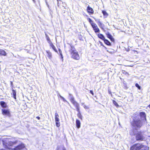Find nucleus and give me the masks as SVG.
I'll use <instances>...</instances> for the list:
<instances>
[{
  "label": "nucleus",
  "instance_id": "5701e85b",
  "mask_svg": "<svg viewBox=\"0 0 150 150\" xmlns=\"http://www.w3.org/2000/svg\"><path fill=\"white\" fill-rule=\"evenodd\" d=\"M47 56L50 58L51 59L52 58V54L49 51H47Z\"/></svg>",
  "mask_w": 150,
  "mask_h": 150
},
{
  "label": "nucleus",
  "instance_id": "9d476101",
  "mask_svg": "<svg viewBox=\"0 0 150 150\" xmlns=\"http://www.w3.org/2000/svg\"><path fill=\"white\" fill-rule=\"evenodd\" d=\"M57 150H66L63 145H61L60 146H57Z\"/></svg>",
  "mask_w": 150,
  "mask_h": 150
},
{
  "label": "nucleus",
  "instance_id": "e433bc0d",
  "mask_svg": "<svg viewBox=\"0 0 150 150\" xmlns=\"http://www.w3.org/2000/svg\"><path fill=\"white\" fill-rule=\"evenodd\" d=\"M59 54H62V51L60 49H59Z\"/></svg>",
  "mask_w": 150,
  "mask_h": 150
},
{
  "label": "nucleus",
  "instance_id": "f8f14e48",
  "mask_svg": "<svg viewBox=\"0 0 150 150\" xmlns=\"http://www.w3.org/2000/svg\"><path fill=\"white\" fill-rule=\"evenodd\" d=\"M50 46L52 48V49L56 52H57V49H56L55 47L53 45V44L52 42H50L49 43Z\"/></svg>",
  "mask_w": 150,
  "mask_h": 150
},
{
  "label": "nucleus",
  "instance_id": "a18cd8bd",
  "mask_svg": "<svg viewBox=\"0 0 150 150\" xmlns=\"http://www.w3.org/2000/svg\"><path fill=\"white\" fill-rule=\"evenodd\" d=\"M33 1L34 2H35V0H33Z\"/></svg>",
  "mask_w": 150,
  "mask_h": 150
},
{
  "label": "nucleus",
  "instance_id": "de8ad7c7",
  "mask_svg": "<svg viewBox=\"0 0 150 150\" xmlns=\"http://www.w3.org/2000/svg\"><path fill=\"white\" fill-rule=\"evenodd\" d=\"M94 19H95V20H96V18H94Z\"/></svg>",
  "mask_w": 150,
  "mask_h": 150
},
{
  "label": "nucleus",
  "instance_id": "6e6552de",
  "mask_svg": "<svg viewBox=\"0 0 150 150\" xmlns=\"http://www.w3.org/2000/svg\"><path fill=\"white\" fill-rule=\"evenodd\" d=\"M107 37L108 38H109L111 41L112 42H114V38L112 37V36L111 35H110L109 33H108L107 34H106Z\"/></svg>",
  "mask_w": 150,
  "mask_h": 150
},
{
  "label": "nucleus",
  "instance_id": "f03ea898",
  "mask_svg": "<svg viewBox=\"0 0 150 150\" xmlns=\"http://www.w3.org/2000/svg\"><path fill=\"white\" fill-rule=\"evenodd\" d=\"M70 45V50L69 52L70 53L71 58L76 60L80 59V57L78 52L75 48L72 46Z\"/></svg>",
  "mask_w": 150,
  "mask_h": 150
},
{
  "label": "nucleus",
  "instance_id": "4468645a",
  "mask_svg": "<svg viewBox=\"0 0 150 150\" xmlns=\"http://www.w3.org/2000/svg\"><path fill=\"white\" fill-rule=\"evenodd\" d=\"M55 121H58V120H59V116L58 114L57 113V112H56L55 113Z\"/></svg>",
  "mask_w": 150,
  "mask_h": 150
},
{
  "label": "nucleus",
  "instance_id": "bb28decb",
  "mask_svg": "<svg viewBox=\"0 0 150 150\" xmlns=\"http://www.w3.org/2000/svg\"><path fill=\"white\" fill-rule=\"evenodd\" d=\"M59 121L58 120V121H55L56 125L57 127H59L60 125Z\"/></svg>",
  "mask_w": 150,
  "mask_h": 150
},
{
  "label": "nucleus",
  "instance_id": "ea45409f",
  "mask_svg": "<svg viewBox=\"0 0 150 150\" xmlns=\"http://www.w3.org/2000/svg\"><path fill=\"white\" fill-rule=\"evenodd\" d=\"M36 118L37 119H38V120H40V117H39V116H37L36 117Z\"/></svg>",
  "mask_w": 150,
  "mask_h": 150
},
{
  "label": "nucleus",
  "instance_id": "58836bf2",
  "mask_svg": "<svg viewBox=\"0 0 150 150\" xmlns=\"http://www.w3.org/2000/svg\"><path fill=\"white\" fill-rule=\"evenodd\" d=\"M100 45H102V46H103V47H105V48H106V47H105L104 46H103V44H102V43L101 42H100Z\"/></svg>",
  "mask_w": 150,
  "mask_h": 150
},
{
  "label": "nucleus",
  "instance_id": "c756f323",
  "mask_svg": "<svg viewBox=\"0 0 150 150\" xmlns=\"http://www.w3.org/2000/svg\"><path fill=\"white\" fill-rule=\"evenodd\" d=\"M135 86L137 87L138 89H140L141 88V86L139 85L137 83H136L135 84Z\"/></svg>",
  "mask_w": 150,
  "mask_h": 150
},
{
  "label": "nucleus",
  "instance_id": "7c9ffc66",
  "mask_svg": "<svg viewBox=\"0 0 150 150\" xmlns=\"http://www.w3.org/2000/svg\"><path fill=\"white\" fill-rule=\"evenodd\" d=\"M84 108L86 109H89V108L88 106H86L85 105H83V106Z\"/></svg>",
  "mask_w": 150,
  "mask_h": 150
},
{
  "label": "nucleus",
  "instance_id": "39448f33",
  "mask_svg": "<svg viewBox=\"0 0 150 150\" xmlns=\"http://www.w3.org/2000/svg\"><path fill=\"white\" fill-rule=\"evenodd\" d=\"M2 113L4 115L7 116L9 117L11 116V115L10 112V111L8 110L5 109H2Z\"/></svg>",
  "mask_w": 150,
  "mask_h": 150
},
{
  "label": "nucleus",
  "instance_id": "aec40b11",
  "mask_svg": "<svg viewBox=\"0 0 150 150\" xmlns=\"http://www.w3.org/2000/svg\"><path fill=\"white\" fill-rule=\"evenodd\" d=\"M0 54L2 55L5 56L6 55V52L3 50H0Z\"/></svg>",
  "mask_w": 150,
  "mask_h": 150
},
{
  "label": "nucleus",
  "instance_id": "37998d69",
  "mask_svg": "<svg viewBox=\"0 0 150 150\" xmlns=\"http://www.w3.org/2000/svg\"><path fill=\"white\" fill-rule=\"evenodd\" d=\"M148 107L150 108V104L148 105Z\"/></svg>",
  "mask_w": 150,
  "mask_h": 150
},
{
  "label": "nucleus",
  "instance_id": "f704fd0d",
  "mask_svg": "<svg viewBox=\"0 0 150 150\" xmlns=\"http://www.w3.org/2000/svg\"><path fill=\"white\" fill-rule=\"evenodd\" d=\"M90 93H91L92 95L93 96L94 93H93V91H92V90H90Z\"/></svg>",
  "mask_w": 150,
  "mask_h": 150
},
{
  "label": "nucleus",
  "instance_id": "6ab92c4d",
  "mask_svg": "<svg viewBox=\"0 0 150 150\" xmlns=\"http://www.w3.org/2000/svg\"><path fill=\"white\" fill-rule=\"evenodd\" d=\"M69 96L70 100L71 102L73 101V100H74V98L72 95H71L70 93H69Z\"/></svg>",
  "mask_w": 150,
  "mask_h": 150
},
{
  "label": "nucleus",
  "instance_id": "412c9836",
  "mask_svg": "<svg viewBox=\"0 0 150 150\" xmlns=\"http://www.w3.org/2000/svg\"><path fill=\"white\" fill-rule=\"evenodd\" d=\"M12 93L13 95V98L16 99V91L14 90H12Z\"/></svg>",
  "mask_w": 150,
  "mask_h": 150
},
{
  "label": "nucleus",
  "instance_id": "9b49d317",
  "mask_svg": "<svg viewBox=\"0 0 150 150\" xmlns=\"http://www.w3.org/2000/svg\"><path fill=\"white\" fill-rule=\"evenodd\" d=\"M81 123L80 121L78 120L76 121V125L78 128H79L80 127Z\"/></svg>",
  "mask_w": 150,
  "mask_h": 150
},
{
  "label": "nucleus",
  "instance_id": "c9c22d12",
  "mask_svg": "<svg viewBox=\"0 0 150 150\" xmlns=\"http://www.w3.org/2000/svg\"><path fill=\"white\" fill-rule=\"evenodd\" d=\"M122 72L123 73H125L126 74H128V73L127 72H126L125 71L122 70Z\"/></svg>",
  "mask_w": 150,
  "mask_h": 150
},
{
  "label": "nucleus",
  "instance_id": "c03bdc74",
  "mask_svg": "<svg viewBox=\"0 0 150 150\" xmlns=\"http://www.w3.org/2000/svg\"><path fill=\"white\" fill-rule=\"evenodd\" d=\"M0 150H5L4 149H0Z\"/></svg>",
  "mask_w": 150,
  "mask_h": 150
},
{
  "label": "nucleus",
  "instance_id": "c85d7f7f",
  "mask_svg": "<svg viewBox=\"0 0 150 150\" xmlns=\"http://www.w3.org/2000/svg\"><path fill=\"white\" fill-rule=\"evenodd\" d=\"M88 21L91 24V25H92V23H93V21H92V20L90 19V18H88Z\"/></svg>",
  "mask_w": 150,
  "mask_h": 150
},
{
  "label": "nucleus",
  "instance_id": "a211bd4d",
  "mask_svg": "<svg viewBox=\"0 0 150 150\" xmlns=\"http://www.w3.org/2000/svg\"><path fill=\"white\" fill-rule=\"evenodd\" d=\"M105 43L108 45L111 46V44L110 42L107 40L105 39L104 40Z\"/></svg>",
  "mask_w": 150,
  "mask_h": 150
},
{
  "label": "nucleus",
  "instance_id": "7ed1b4c3",
  "mask_svg": "<svg viewBox=\"0 0 150 150\" xmlns=\"http://www.w3.org/2000/svg\"><path fill=\"white\" fill-rule=\"evenodd\" d=\"M149 147L142 144H137L132 146L130 150H148Z\"/></svg>",
  "mask_w": 150,
  "mask_h": 150
},
{
  "label": "nucleus",
  "instance_id": "4be33fe9",
  "mask_svg": "<svg viewBox=\"0 0 150 150\" xmlns=\"http://www.w3.org/2000/svg\"><path fill=\"white\" fill-rule=\"evenodd\" d=\"M98 25L102 30H104V29L103 28L104 25L101 22H100L99 23H98Z\"/></svg>",
  "mask_w": 150,
  "mask_h": 150
},
{
  "label": "nucleus",
  "instance_id": "1a4fd4ad",
  "mask_svg": "<svg viewBox=\"0 0 150 150\" xmlns=\"http://www.w3.org/2000/svg\"><path fill=\"white\" fill-rule=\"evenodd\" d=\"M88 12L91 14L93 13V9L88 6L87 8Z\"/></svg>",
  "mask_w": 150,
  "mask_h": 150
},
{
  "label": "nucleus",
  "instance_id": "49530a36",
  "mask_svg": "<svg viewBox=\"0 0 150 150\" xmlns=\"http://www.w3.org/2000/svg\"><path fill=\"white\" fill-rule=\"evenodd\" d=\"M84 104V103H82V105H83Z\"/></svg>",
  "mask_w": 150,
  "mask_h": 150
},
{
  "label": "nucleus",
  "instance_id": "f3484780",
  "mask_svg": "<svg viewBox=\"0 0 150 150\" xmlns=\"http://www.w3.org/2000/svg\"><path fill=\"white\" fill-rule=\"evenodd\" d=\"M0 104L2 107L6 108V103L3 101H1L0 102Z\"/></svg>",
  "mask_w": 150,
  "mask_h": 150
},
{
  "label": "nucleus",
  "instance_id": "a878e982",
  "mask_svg": "<svg viewBox=\"0 0 150 150\" xmlns=\"http://www.w3.org/2000/svg\"><path fill=\"white\" fill-rule=\"evenodd\" d=\"M113 104L116 107H117L119 106L115 100H113Z\"/></svg>",
  "mask_w": 150,
  "mask_h": 150
},
{
  "label": "nucleus",
  "instance_id": "cd10ccee",
  "mask_svg": "<svg viewBox=\"0 0 150 150\" xmlns=\"http://www.w3.org/2000/svg\"><path fill=\"white\" fill-rule=\"evenodd\" d=\"M15 143V142H9V144H8L10 146H12V145L14 144ZM7 144H8L7 143H6Z\"/></svg>",
  "mask_w": 150,
  "mask_h": 150
},
{
  "label": "nucleus",
  "instance_id": "0eeeda50",
  "mask_svg": "<svg viewBox=\"0 0 150 150\" xmlns=\"http://www.w3.org/2000/svg\"><path fill=\"white\" fill-rule=\"evenodd\" d=\"M91 26L96 33H99L100 32V30L96 24L92 23Z\"/></svg>",
  "mask_w": 150,
  "mask_h": 150
},
{
  "label": "nucleus",
  "instance_id": "393cba45",
  "mask_svg": "<svg viewBox=\"0 0 150 150\" xmlns=\"http://www.w3.org/2000/svg\"><path fill=\"white\" fill-rule=\"evenodd\" d=\"M77 115L78 117L81 120H82V116L80 112L78 113Z\"/></svg>",
  "mask_w": 150,
  "mask_h": 150
},
{
  "label": "nucleus",
  "instance_id": "2f4dec72",
  "mask_svg": "<svg viewBox=\"0 0 150 150\" xmlns=\"http://www.w3.org/2000/svg\"><path fill=\"white\" fill-rule=\"evenodd\" d=\"M77 111L78 112V113L80 112V108H79V106L76 108Z\"/></svg>",
  "mask_w": 150,
  "mask_h": 150
},
{
  "label": "nucleus",
  "instance_id": "a19ab883",
  "mask_svg": "<svg viewBox=\"0 0 150 150\" xmlns=\"http://www.w3.org/2000/svg\"><path fill=\"white\" fill-rule=\"evenodd\" d=\"M59 97H60V98H62V96H61L60 94H59Z\"/></svg>",
  "mask_w": 150,
  "mask_h": 150
},
{
  "label": "nucleus",
  "instance_id": "79ce46f5",
  "mask_svg": "<svg viewBox=\"0 0 150 150\" xmlns=\"http://www.w3.org/2000/svg\"><path fill=\"white\" fill-rule=\"evenodd\" d=\"M108 92H109V93H110V94H111V92L110 91H109Z\"/></svg>",
  "mask_w": 150,
  "mask_h": 150
},
{
  "label": "nucleus",
  "instance_id": "2eb2a0df",
  "mask_svg": "<svg viewBox=\"0 0 150 150\" xmlns=\"http://www.w3.org/2000/svg\"><path fill=\"white\" fill-rule=\"evenodd\" d=\"M45 37L46 38V39L48 42L49 44L50 43L52 42H51L47 34L45 32Z\"/></svg>",
  "mask_w": 150,
  "mask_h": 150
},
{
  "label": "nucleus",
  "instance_id": "72a5a7b5",
  "mask_svg": "<svg viewBox=\"0 0 150 150\" xmlns=\"http://www.w3.org/2000/svg\"><path fill=\"white\" fill-rule=\"evenodd\" d=\"M96 21L98 23L100 22V20L99 19L96 20Z\"/></svg>",
  "mask_w": 150,
  "mask_h": 150
},
{
  "label": "nucleus",
  "instance_id": "20e7f679",
  "mask_svg": "<svg viewBox=\"0 0 150 150\" xmlns=\"http://www.w3.org/2000/svg\"><path fill=\"white\" fill-rule=\"evenodd\" d=\"M136 140L139 141H142L145 139V135L144 132L141 131H137L136 132L134 133Z\"/></svg>",
  "mask_w": 150,
  "mask_h": 150
},
{
  "label": "nucleus",
  "instance_id": "dca6fc26",
  "mask_svg": "<svg viewBox=\"0 0 150 150\" xmlns=\"http://www.w3.org/2000/svg\"><path fill=\"white\" fill-rule=\"evenodd\" d=\"M98 36L99 38H100V39L103 40V41L105 39V38L104 36V35L101 34H98Z\"/></svg>",
  "mask_w": 150,
  "mask_h": 150
},
{
  "label": "nucleus",
  "instance_id": "473e14b6",
  "mask_svg": "<svg viewBox=\"0 0 150 150\" xmlns=\"http://www.w3.org/2000/svg\"><path fill=\"white\" fill-rule=\"evenodd\" d=\"M61 98L64 101L67 102V101L63 97H62Z\"/></svg>",
  "mask_w": 150,
  "mask_h": 150
},
{
  "label": "nucleus",
  "instance_id": "423d86ee",
  "mask_svg": "<svg viewBox=\"0 0 150 150\" xmlns=\"http://www.w3.org/2000/svg\"><path fill=\"white\" fill-rule=\"evenodd\" d=\"M25 147L24 144L21 143V144L17 146L14 148H12V150H21Z\"/></svg>",
  "mask_w": 150,
  "mask_h": 150
},
{
  "label": "nucleus",
  "instance_id": "b1692460",
  "mask_svg": "<svg viewBox=\"0 0 150 150\" xmlns=\"http://www.w3.org/2000/svg\"><path fill=\"white\" fill-rule=\"evenodd\" d=\"M102 12L104 16H108V14L106 11H102Z\"/></svg>",
  "mask_w": 150,
  "mask_h": 150
},
{
  "label": "nucleus",
  "instance_id": "4c0bfd02",
  "mask_svg": "<svg viewBox=\"0 0 150 150\" xmlns=\"http://www.w3.org/2000/svg\"><path fill=\"white\" fill-rule=\"evenodd\" d=\"M60 55L61 56V58L62 59H63V57L62 55V53L60 54Z\"/></svg>",
  "mask_w": 150,
  "mask_h": 150
},
{
  "label": "nucleus",
  "instance_id": "f257e3e1",
  "mask_svg": "<svg viewBox=\"0 0 150 150\" xmlns=\"http://www.w3.org/2000/svg\"><path fill=\"white\" fill-rule=\"evenodd\" d=\"M146 120L145 113L141 112L139 114H135L134 115L132 125L135 129H137L143 125Z\"/></svg>",
  "mask_w": 150,
  "mask_h": 150
},
{
  "label": "nucleus",
  "instance_id": "ddd939ff",
  "mask_svg": "<svg viewBox=\"0 0 150 150\" xmlns=\"http://www.w3.org/2000/svg\"><path fill=\"white\" fill-rule=\"evenodd\" d=\"M74 105V106L76 108H77L79 106V105L76 101L75 100H73V101L71 102Z\"/></svg>",
  "mask_w": 150,
  "mask_h": 150
}]
</instances>
